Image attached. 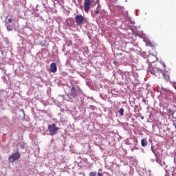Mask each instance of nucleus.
Wrapping results in <instances>:
<instances>
[{"instance_id":"f257e3e1","label":"nucleus","mask_w":176,"mask_h":176,"mask_svg":"<svg viewBox=\"0 0 176 176\" xmlns=\"http://www.w3.org/2000/svg\"><path fill=\"white\" fill-rule=\"evenodd\" d=\"M78 93H80V94H82L83 91L79 87H77V91H76V89L75 88V87L73 86L70 90L69 96L72 98H76V97H78Z\"/></svg>"},{"instance_id":"f03ea898","label":"nucleus","mask_w":176,"mask_h":176,"mask_svg":"<svg viewBox=\"0 0 176 176\" xmlns=\"http://www.w3.org/2000/svg\"><path fill=\"white\" fill-rule=\"evenodd\" d=\"M48 131L50 132V135H56L57 132L58 131V127L56 125V124H50L47 126Z\"/></svg>"},{"instance_id":"7ed1b4c3","label":"nucleus","mask_w":176,"mask_h":176,"mask_svg":"<svg viewBox=\"0 0 176 176\" xmlns=\"http://www.w3.org/2000/svg\"><path fill=\"white\" fill-rule=\"evenodd\" d=\"M19 159H20V153H19V151L10 155L8 157V160L11 163H13V162H14L15 160H19Z\"/></svg>"},{"instance_id":"20e7f679","label":"nucleus","mask_w":176,"mask_h":176,"mask_svg":"<svg viewBox=\"0 0 176 176\" xmlns=\"http://www.w3.org/2000/svg\"><path fill=\"white\" fill-rule=\"evenodd\" d=\"M75 21L77 25H82L85 23V17L82 15L75 16Z\"/></svg>"},{"instance_id":"39448f33","label":"nucleus","mask_w":176,"mask_h":176,"mask_svg":"<svg viewBox=\"0 0 176 176\" xmlns=\"http://www.w3.org/2000/svg\"><path fill=\"white\" fill-rule=\"evenodd\" d=\"M91 6V1L90 0H85L84 2V10L86 13H89V10H90V6Z\"/></svg>"},{"instance_id":"423d86ee","label":"nucleus","mask_w":176,"mask_h":176,"mask_svg":"<svg viewBox=\"0 0 176 176\" xmlns=\"http://www.w3.org/2000/svg\"><path fill=\"white\" fill-rule=\"evenodd\" d=\"M151 73L152 75H155L157 78H160V76L163 75V72L162 70H159L157 68H154Z\"/></svg>"},{"instance_id":"0eeeda50","label":"nucleus","mask_w":176,"mask_h":176,"mask_svg":"<svg viewBox=\"0 0 176 176\" xmlns=\"http://www.w3.org/2000/svg\"><path fill=\"white\" fill-rule=\"evenodd\" d=\"M50 72H53L54 74H55V72H57V65H56V63H51L50 67Z\"/></svg>"},{"instance_id":"6e6552de","label":"nucleus","mask_w":176,"mask_h":176,"mask_svg":"<svg viewBox=\"0 0 176 176\" xmlns=\"http://www.w3.org/2000/svg\"><path fill=\"white\" fill-rule=\"evenodd\" d=\"M162 76L164 79H166V80H168V79H170V74H168V72H162Z\"/></svg>"},{"instance_id":"1a4fd4ad","label":"nucleus","mask_w":176,"mask_h":176,"mask_svg":"<svg viewBox=\"0 0 176 176\" xmlns=\"http://www.w3.org/2000/svg\"><path fill=\"white\" fill-rule=\"evenodd\" d=\"M141 144H142V146H146V145H148V140H146V139L145 138L142 139Z\"/></svg>"},{"instance_id":"9d476101","label":"nucleus","mask_w":176,"mask_h":176,"mask_svg":"<svg viewBox=\"0 0 176 176\" xmlns=\"http://www.w3.org/2000/svg\"><path fill=\"white\" fill-rule=\"evenodd\" d=\"M13 23V19L10 18L6 21V24H12Z\"/></svg>"},{"instance_id":"9b49d317","label":"nucleus","mask_w":176,"mask_h":176,"mask_svg":"<svg viewBox=\"0 0 176 176\" xmlns=\"http://www.w3.org/2000/svg\"><path fill=\"white\" fill-rule=\"evenodd\" d=\"M119 113H120V116H123V115H124V109L123 108H121L119 110Z\"/></svg>"},{"instance_id":"f8f14e48","label":"nucleus","mask_w":176,"mask_h":176,"mask_svg":"<svg viewBox=\"0 0 176 176\" xmlns=\"http://www.w3.org/2000/svg\"><path fill=\"white\" fill-rule=\"evenodd\" d=\"M7 30L8 31H13V28L10 25H7Z\"/></svg>"},{"instance_id":"ddd939ff","label":"nucleus","mask_w":176,"mask_h":176,"mask_svg":"<svg viewBox=\"0 0 176 176\" xmlns=\"http://www.w3.org/2000/svg\"><path fill=\"white\" fill-rule=\"evenodd\" d=\"M97 173H96V172L92 171L89 173V176H96Z\"/></svg>"},{"instance_id":"4468645a","label":"nucleus","mask_w":176,"mask_h":176,"mask_svg":"<svg viewBox=\"0 0 176 176\" xmlns=\"http://www.w3.org/2000/svg\"><path fill=\"white\" fill-rule=\"evenodd\" d=\"M21 112L23 113V118H25V112H24V110H23V109H21Z\"/></svg>"},{"instance_id":"2eb2a0df","label":"nucleus","mask_w":176,"mask_h":176,"mask_svg":"<svg viewBox=\"0 0 176 176\" xmlns=\"http://www.w3.org/2000/svg\"><path fill=\"white\" fill-rule=\"evenodd\" d=\"M95 13H96V14H98L100 13V10L97 8V9L95 10Z\"/></svg>"},{"instance_id":"dca6fc26","label":"nucleus","mask_w":176,"mask_h":176,"mask_svg":"<svg viewBox=\"0 0 176 176\" xmlns=\"http://www.w3.org/2000/svg\"><path fill=\"white\" fill-rule=\"evenodd\" d=\"M151 151L153 153H154V155L156 156V153L155 152V150H153V146H151Z\"/></svg>"},{"instance_id":"f3484780","label":"nucleus","mask_w":176,"mask_h":176,"mask_svg":"<svg viewBox=\"0 0 176 176\" xmlns=\"http://www.w3.org/2000/svg\"><path fill=\"white\" fill-rule=\"evenodd\" d=\"M98 176H102V173H98Z\"/></svg>"},{"instance_id":"a211bd4d","label":"nucleus","mask_w":176,"mask_h":176,"mask_svg":"<svg viewBox=\"0 0 176 176\" xmlns=\"http://www.w3.org/2000/svg\"><path fill=\"white\" fill-rule=\"evenodd\" d=\"M142 102H144V104H146V101L144 99H142Z\"/></svg>"},{"instance_id":"6ab92c4d","label":"nucleus","mask_w":176,"mask_h":176,"mask_svg":"<svg viewBox=\"0 0 176 176\" xmlns=\"http://www.w3.org/2000/svg\"><path fill=\"white\" fill-rule=\"evenodd\" d=\"M164 68H166V65L164 63L162 64Z\"/></svg>"},{"instance_id":"aec40b11","label":"nucleus","mask_w":176,"mask_h":176,"mask_svg":"<svg viewBox=\"0 0 176 176\" xmlns=\"http://www.w3.org/2000/svg\"><path fill=\"white\" fill-rule=\"evenodd\" d=\"M173 126H175V129H176V124H173Z\"/></svg>"},{"instance_id":"412c9836","label":"nucleus","mask_w":176,"mask_h":176,"mask_svg":"<svg viewBox=\"0 0 176 176\" xmlns=\"http://www.w3.org/2000/svg\"><path fill=\"white\" fill-rule=\"evenodd\" d=\"M142 119L143 120V119H144V117H142Z\"/></svg>"}]
</instances>
